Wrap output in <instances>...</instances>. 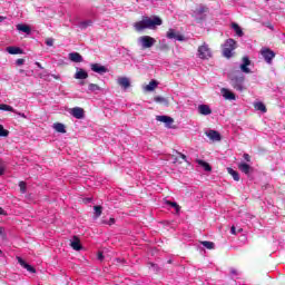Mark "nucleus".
Instances as JSON below:
<instances>
[{
	"label": "nucleus",
	"mask_w": 285,
	"mask_h": 285,
	"mask_svg": "<svg viewBox=\"0 0 285 285\" xmlns=\"http://www.w3.org/2000/svg\"><path fill=\"white\" fill-rule=\"evenodd\" d=\"M230 234L232 235H237V229L235 228V226H232Z\"/></svg>",
	"instance_id": "c03bdc74"
},
{
	"label": "nucleus",
	"mask_w": 285,
	"mask_h": 285,
	"mask_svg": "<svg viewBox=\"0 0 285 285\" xmlns=\"http://www.w3.org/2000/svg\"><path fill=\"white\" fill-rule=\"evenodd\" d=\"M168 264H171V261H168Z\"/></svg>",
	"instance_id": "680f3d73"
},
{
	"label": "nucleus",
	"mask_w": 285,
	"mask_h": 285,
	"mask_svg": "<svg viewBox=\"0 0 285 285\" xmlns=\"http://www.w3.org/2000/svg\"><path fill=\"white\" fill-rule=\"evenodd\" d=\"M105 224H108L109 226H112V224H115V218H110L108 222H106Z\"/></svg>",
	"instance_id": "49530a36"
},
{
	"label": "nucleus",
	"mask_w": 285,
	"mask_h": 285,
	"mask_svg": "<svg viewBox=\"0 0 285 285\" xmlns=\"http://www.w3.org/2000/svg\"><path fill=\"white\" fill-rule=\"evenodd\" d=\"M243 157H244L245 161H250V155L244 154Z\"/></svg>",
	"instance_id": "a18cd8bd"
},
{
	"label": "nucleus",
	"mask_w": 285,
	"mask_h": 285,
	"mask_svg": "<svg viewBox=\"0 0 285 285\" xmlns=\"http://www.w3.org/2000/svg\"><path fill=\"white\" fill-rule=\"evenodd\" d=\"M262 57L265 59L266 63H273V58L275 57V53L269 48L262 50Z\"/></svg>",
	"instance_id": "6e6552de"
},
{
	"label": "nucleus",
	"mask_w": 285,
	"mask_h": 285,
	"mask_svg": "<svg viewBox=\"0 0 285 285\" xmlns=\"http://www.w3.org/2000/svg\"><path fill=\"white\" fill-rule=\"evenodd\" d=\"M0 237L1 239H6L7 235H6V228L0 227Z\"/></svg>",
	"instance_id": "ea45409f"
},
{
	"label": "nucleus",
	"mask_w": 285,
	"mask_h": 285,
	"mask_svg": "<svg viewBox=\"0 0 285 285\" xmlns=\"http://www.w3.org/2000/svg\"><path fill=\"white\" fill-rule=\"evenodd\" d=\"M253 106H254V109L259 111V112H263V114L268 112V109L266 108V105H264V102H262V101H255L253 104Z\"/></svg>",
	"instance_id": "a211bd4d"
},
{
	"label": "nucleus",
	"mask_w": 285,
	"mask_h": 285,
	"mask_svg": "<svg viewBox=\"0 0 285 285\" xmlns=\"http://www.w3.org/2000/svg\"><path fill=\"white\" fill-rule=\"evenodd\" d=\"M3 173H6V169L0 166V176L3 175Z\"/></svg>",
	"instance_id": "864d4df0"
},
{
	"label": "nucleus",
	"mask_w": 285,
	"mask_h": 285,
	"mask_svg": "<svg viewBox=\"0 0 285 285\" xmlns=\"http://www.w3.org/2000/svg\"><path fill=\"white\" fill-rule=\"evenodd\" d=\"M36 66H38V68H40V70H43V67L41 66V62H36Z\"/></svg>",
	"instance_id": "3c124183"
},
{
	"label": "nucleus",
	"mask_w": 285,
	"mask_h": 285,
	"mask_svg": "<svg viewBox=\"0 0 285 285\" xmlns=\"http://www.w3.org/2000/svg\"><path fill=\"white\" fill-rule=\"evenodd\" d=\"M94 210H95V217L97 218V217H101V213H102V210H104V207H101V206H95L94 207Z\"/></svg>",
	"instance_id": "c9c22d12"
},
{
	"label": "nucleus",
	"mask_w": 285,
	"mask_h": 285,
	"mask_svg": "<svg viewBox=\"0 0 285 285\" xmlns=\"http://www.w3.org/2000/svg\"><path fill=\"white\" fill-rule=\"evenodd\" d=\"M90 26H92V20H83L78 23L80 30H86L87 28H90Z\"/></svg>",
	"instance_id": "c85d7f7f"
},
{
	"label": "nucleus",
	"mask_w": 285,
	"mask_h": 285,
	"mask_svg": "<svg viewBox=\"0 0 285 285\" xmlns=\"http://www.w3.org/2000/svg\"><path fill=\"white\" fill-rule=\"evenodd\" d=\"M197 56L199 59H210L213 57V51H210L208 43L204 42L203 46L198 47Z\"/></svg>",
	"instance_id": "20e7f679"
},
{
	"label": "nucleus",
	"mask_w": 285,
	"mask_h": 285,
	"mask_svg": "<svg viewBox=\"0 0 285 285\" xmlns=\"http://www.w3.org/2000/svg\"><path fill=\"white\" fill-rule=\"evenodd\" d=\"M205 135L212 141H222V135L217 130L209 129L205 132Z\"/></svg>",
	"instance_id": "0eeeda50"
},
{
	"label": "nucleus",
	"mask_w": 285,
	"mask_h": 285,
	"mask_svg": "<svg viewBox=\"0 0 285 285\" xmlns=\"http://www.w3.org/2000/svg\"><path fill=\"white\" fill-rule=\"evenodd\" d=\"M90 68L92 72H97V75H106V72H108V68H106V66H102L100 63H91Z\"/></svg>",
	"instance_id": "1a4fd4ad"
},
{
	"label": "nucleus",
	"mask_w": 285,
	"mask_h": 285,
	"mask_svg": "<svg viewBox=\"0 0 285 285\" xmlns=\"http://www.w3.org/2000/svg\"><path fill=\"white\" fill-rule=\"evenodd\" d=\"M18 264H20V266H22V268H26V271H28V273H37V269H35V267H32L30 264H28L26 261H23V258L21 257H17Z\"/></svg>",
	"instance_id": "ddd939ff"
},
{
	"label": "nucleus",
	"mask_w": 285,
	"mask_h": 285,
	"mask_svg": "<svg viewBox=\"0 0 285 285\" xmlns=\"http://www.w3.org/2000/svg\"><path fill=\"white\" fill-rule=\"evenodd\" d=\"M176 153H177V155H179V157H181L184 159V161H188L186 155H184L179 151H176Z\"/></svg>",
	"instance_id": "37998d69"
},
{
	"label": "nucleus",
	"mask_w": 285,
	"mask_h": 285,
	"mask_svg": "<svg viewBox=\"0 0 285 285\" xmlns=\"http://www.w3.org/2000/svg\"><path fill=\"white\" fill-rule=\"evenodd\" d=\"M83 83H85V82H83V81H81V82H80V86H83Z\"/></svg>",
	"instance_id": "13d9d810"
},
{
	"label": "nucleus",
	"mask_w": 285,
	"mask_h": 285,
	"mask_svg": "<svg viewBox=\"0 0 285 285\" xmlns=\"http://www.w3.org/2000/svg\"><path fill=\"white\" fill-rule=\"evenodd\" d=\"M69 59L73 61V63H81V61H83V57L79 52L69 53Z\"/></svg>",
	"instance_id": "dca6fc26"
},
{
	"label": "nucleus",
	"mask_w": 285,
	"mask_h": 285,
	"mask_svg": "<svg viewBox=\"0 0 285 285\" xmlns=\"http://www.w3.org/2000/svg\"><path fill=\"white\" fill-rule=\"evenodd\" d=\"M238 169L240 173H245V175H249L250 173V165L246 163H239L238 164Z\"/></svg>",
	"instance_id": "4be33fe9"
},
{
	"label": "nucleus",
	"mask_w": 285,
	"mask_h": 285,
	"mask_svg": "<svg viewBox=\"0 0 285 285\" xmlns=\"http://www.w3.org/2000/svg\"><path fill=\"white\" fill-rule=\"evenodd\" d=\"M0 255H3V252L0 249Z\"/></svg>",
	"instance_id": "052dcab7"
},
{
	"label": "nucleus",
	"mask_w": 285,
	"mask_h": 285,
	"mask_svg": "<svg viewBox=\"0 0 285 285\" xmlns=\"http://www.w3.org/2000/svg\"><path fill=\"white\" fill-rule=\"evenodd\" d=\"M196 163L198 166H202V168H204L205 173H210V170H213V167H210V164L202 159H197Z\"/></svg>",
	"instance_id": "412c9836"
},
{
	"label": "nucleus",
	"mask_w": 285,
	"mask_h": 285,
	"mask_svg": "<svg viewBox=\"0 0 285 285\" xmlns=\"http://www.w3.org/2000/svg\"><path fill=\"white\" fill-rule=\"evenodd\" d=\"M20 75H26V70L20 69Z\"/></svg>",
	"instance_id": "6e6d98bb"
},
{
	"label": "nucleus",
	"mask_w": 285,
	"mask_h": 285,
	"mask_svg": "<svg viewBox=\"0 0 285 285\" xmlns=\"http://www.w3.org/2000/svg\"><path fill=\"white\" fill-rule=\"evenodd\" d=\"M19 188H20V193H22V195H26L28 193V187L26 185V181H20Z\"/></svg>",
	"instance_id": "f704fd0d"
},
{
	"label": "nucleus",
	"mask_w": 285,
	"mask_h": 285,
	"mask_svg": "<svg viewBox=\"0 0 285 285\" xmlns=\"http://www.w3.org/2000/svg\"><path fill=\"white\" fill-rule=\"evenodd\" d=\"M164 23L161 18L155 16L154 18L145 17L142 20L134 23V28L136 32H144V30H155L157 26H161Z\"/></svg>",
	"instance_id": "f03ea898"
},
{
	"label": "nucleus",
	"mask_w": 285,
	"mask_h": 285,
	"mask_svg": "<svg viewBox=\"0 0 285 285\" xmlns=\"http://www.w3.org/2000/svg\"><path fill=\"white\" fill-rule=\"evenodd\" d=\"M242 230H243V229H242V228H239V229H238V233H242Z\"/></svg>",
	"instance_id": "bf43d9fd"
},
{
	"label": "nucleus",
	"mask_w": 285,
	"mask_h": 285,
	"mask_svg": "<svg viewBox=\"0 0 285 285\" xmlns=\"http://www.w3.org/2000/svg\"><path fill=\"white\" fill-rule=\"evenodd\" d=\"M200 244H202V246H204L208 250H214V248H215V243L209 242V240H204Z\"/></svg>",
	"instance_id": "2f4dec72"
},
{
	"label": "nucleus",
	"mask_w": 285,
	"mask_h": 285,
	"mask_svg": "<svg viewBox=\"0 0 285 285\" xmlns=\"http://www.w3.org/2000/svg\"><path fill=\"white\" fill-rule=\"evenodd\" d=\"M230 275H239V274L237 273V269L232 268V269H230Z\"/></svg>",
	"instance_id": "09e8293b"
},
{
	"label": "nucleus",
	"mask_w": 285,
	"mask_h": 285,
	"mask_svg": "<svg viewBox=\"0 0 285 285\" xmlns=\"http://www.w3.org/2000/svg\"><path fill=\"white\" fill-rule=\"evenodd\" d=\"M157 86H159V82H158L157 80H151V81L149 82V85H147V86L145 87V90H146L147 92H153V90H155V88H157Z\"/></svg>",
	"instance_id": "cd10ccee"
},
{
	"label": "nucleus",
	"mask_w": 285,
	"mask_h": 285,
	"mask_svg": "<svg viewBox=\"0 0 285 285\" xmlns=\"http://www.w3.org/2000/svg\"><path fill=\"white\" fill-rule=\"evenodd\" d=\"M166 37L167 39H175V41H184V36L175 32V29H169Z\"/></svg>",
	"instance_id": "9b49d317"
},
{
	"label": "nucleus",
	"mask_w": 285,
	"mask_h": 285,
	"mask_svg": "<svg viewBox=\"0 0 285 285\" xmlns=\"http://www.w3.org/2000/svg\"><path fill=\"white\" fill-rule=\"evenodd\" d=\"M17 66H23V63H26V60L20 58L16 61Z\"/></svg>",
	"instance_id": "a19ab883"
},
{
	"label": "nucleus",
	"mask_w": 285,
	"mask_h": 285,
	"mask_svg": "<svg viewBox=\"0 0 285 285\" xmlns=\"http://www.w3.org/2000/svg\"><path fill=\"white\" fill-rule=\"evenodd\" d=\"M222 95L225 99H227L228 101H235L236 97L235 95L233 94V91L226 89V88H223L222 89Z\"/></svg>",
	"instance_id": "f3484780"
},
{
	"label": "nucleus",
	"mask_w": 285,
	"mask_h": 285,
	"mask_svg": "<svg viewBox=\"0 0 285 285\" xmlns=\"http://www.w3.org/2000/svg\"><path fill=\"white\" fill-rule=\"evenodd\" d=\"M166 206H170V208H174L176 212V215H179V210H181V206L175 202L165 200Z\"/></svg>",
	"instance_id": "5701e85b"
},
{
	"label": "nucleus",
	"mask_w": 285,
	"mask_h": 285,
	"mask_svg": "<svg viewBox=\"0 0 285 285\" xmlns=\"http://www.w3.org/2000/svg\"><path fill=\"white\" fill-rule=\"evenodd\" d=\"M0 110H3L4 112H14V108L6 104L0 105Z\"/></svg>",
	"instance_id": "72a5a7b5"
},
{
	"label": "nucleus",
	"mask_w": 285,
	"mask_h": 285,
	"mask_svg": "<svg viewBox=\"0 0 285 285\" xmlns=\"http://www.w3.org/2000/svg\"><path fill=\"white\" fill-rule=\"evenodd\" d=\"M232 29L234 30V32H236L237 37H244V31L242 30V27L237 24V22L232 23Z\"/></svg>",
	"instance_id": "393cba45"
},
{
	"label": "nucleus",
	"mask_w": 285,
	"mask_h": 285,
	"mask_svg": "<svg viewBox=\"0 0 285 285\" xmlns=\"http://www.w3.org/2000/svg\"><path fill=\"white\" fill-rule=\"evenodd\" d=\"M0 215H8V213H6V210H3V208L0 207Z\"/></svg>",
	"instance_id": "8fccbe9b"
},
{
	"label": "nucleus",
	"mask_w": 285,
	"mask_h": 285,
	"mask_svg": "<svg viewBox=\"0 0 285 285\" xmlns=\"http://www.w3.org/2000/svg\"><path fill=\"white\" fill-rule=\"evenodd\" d=\"M71 248H73V250H81V242L79 240V238L77 236H73V239L70 243Z\"/></svg>",
	"instance_id": "aec40b11"
},
{
	"label": "nucleus",
	"mask_w": 285,
	"mask_h": 285,
	"mask_svg": "<svg viewBox=\"0 0 285 285\" xmlns=\"http://www.w3.org/2000/svg\"><path fill=\"white\" fill-rule=\"evenodd\" d=\"M149 268H151V271H154V273H159V265L155 264V263H149Z\"/></svg>",
	"instance_id": "4c0bfd02"
},
{
	"label": "nucleus",
	"mask_w": 285,
	"mask_h": 285,
	"mask_svg": "<svg viewBox=\"0 0 285 285\" xmlns=\"http://www.w3.org/2000/svg\"><path fill=\"white\" fill-rule=\"evenodd\" d=\"M7 52H9V55H23V49L19 47H8Z\"/></svg>",
	"instance_id": "b1692460"
},
{
	"label": "nucleus",
	"mask_w": 285,
	"mask_h": 285,
	"mask_svg": "<svg viewBox=\"0 0 285 285\" xmlns=\"http://www.w3.org/2000/svg\"><path fill=\"white\" fill-rule=\"evenodd\" d=\"M3 21H6V17L0 16V23H3Z\"/></svg>",
	"instance_id": "603ef678"
},
{
	"label": "nucleus",
	"mask_w": 285,
	"mask_h": 285,
	"mask_svg": "<svg viewBox=\"0 0 285 285\" xmlns=\"http://www.w3.org/2000/svg\"><path fill=\"white\" fill-rule=\"evenodd\" d=\"M10 135V131L8 129L3 128V125H0V137H8Z\"/></svg>",
	"instance_id": "e433bc0d"
},
{
	"label": "nucleus",
	"mask_w": 285,
	"mask_h": 285,
	"mask_svg": "<svg viewBox=\"0 0 285 285\" xmlns=\"http://www.w3.org/2000/svg\"><path fill=\"white\" fill-rule=\"evenodd\" d=\"M117 83L122 88V90H128V88H130V79L128 77L118 78Z\"/></svg>",
	"instance_id": "f8f14e48"
},
{
	"label": "nucleus",
	"mask_w": 285,
	"mask_h": 285,
	"mask_svg": "<svg viewBox=\"0 0 285 285\" xmlns=\"http://www.w3.org/2000/svg\"><path fill=\"white\" fill-rule=\"evenodd\" d=\"M198 112L199 115L208 116V115H213V109H210V106L208 105H199Z\"/></svg>",
	"instance_id": "4468645a"
},
{
	"label": "nucleus",
	"mask_w": 285,
	"mask_h": 285,
	"mask_svg": "<svg viewBox=\"0 0 285 285\" xmlns=\"http://www.w3.org/2000/svg\"><path fill=\"white\" fill-rule=\"evenodd\" d=\"M138 43L141 45V48H153L155 43H157V40L150 36H141L138 38Z\"/></svg>",
	"instance_id": "39448f33"
},
{
	"label": "nucleus",
	"mask_w": 285,
	"mask_h": 285,
	"mask_svg": "<svg viewBox=\"0 0 285 285\" xmlns=\"http://www.w3.org/2000/svg\"><path fill=\"white\" fill-rule=\"evenodd\" d=\"M204 12H208V9L206 8V6L200 4L199 8H196L194 10L195 19H197L199 21H204V19H206V14H204Z\"/></svg>",
	"instance_id": "423d86ee"
},
{
	"label": "nucleus",
	"mask_w": 285,
	"mask_h": 285,
	"mask_svg": "<svg viewBox=\"0 0 285 285\" xmlns=\"http://www.w3.org/2000/svg\"><path fill=\"white\" fill-rule=\"evenodd\" d=\"M174 164H177V158H175Z\"/></svg>",
	"instance_id": "4d7b16f0"
},
{
	"label": "nucleus",
	"mask_w": 285,
	"mask_h": 285,
	"mask_svg": "<svg viewBox=\"0 0 285 285\" xmlns=\"http://www.w3.org/2000/svg\"><path fill=\"white\" fill-rule=\"evenodd\" d=\"M53 128L57 132L66 134V125L61 122L53 124Z\"/></svg>",
	"instance_id": "c756f323"
},
{
	"label": "nucleus",
	"mask_w": 285,
	"mask_h": 285,
	"mask_svg": "<svg viewBox=\"0 0 285 285\" xmlns=\"http://www.w3.org/2000/svg\"><path fill=\"white\" fill-rule=\"evenodd\" d=\"M97 258L99 262H104V253L99 252Z\"/></svg>",
	"instance_id": "79ce46f5"
},
{
	"label": "nucleus",
	"mask_w": 285,
	"mask_h": 285,
	"mask_svg": "<svg viewBox=\"0 0 285 285\" xmlns=\"http://www.w3.org/2000/svg\"><path fill=\"white\" fill-rule=\"evenodd\" d=\"M154 101H156V104H161L163 106H168L169 102L166 98L161 97V96H156L154 98Z\"/></svg>",
	"instance_id": "7c9ffc66"
},
{
	"label": "nucleus",
	"mask_w": 285,
	"mask_h": 285,
	"mask_svg": "<svg viewBox=\"0 0 285 285\" xmlns=\"http://www.w3.org/2000/svg\"><path fill=\"white\" fill-rule=\"evenodd\" d=\"M75 79H88V71L78 69V71L75 73Z\"/></svg>",
	"instance_id": "a878e982"
},
{
	"label": "nucleus",
	"mask_w": 285,
	"mask_h": 285,
	"mask_svg": "<svg viewBox=\"0 0 285 285\" xmlns=\"http://www.w3.org/2000/svg\"><path fill=\"white\" fill-rule=\"evenodd\" d=\"M227 173L233 177L234 181H239V171L233 169L232 167H227Z\"/></svg>",
	"instance_id": "bb28decb"
},
{
	"label": "nucleus",
	"mask_w": 285,
	"mask_h": 285,
	"mask_svg": "<svg viewBox=\"0 0 285 285\" xmlns=\"http://www.w3.org/2000/svg\"><path fill=\"white\" fill-rule=\"evenodd\" d=\"M16 28L19 32H24V35H30V32H32V29L28 24L19 23Z\"/></svg>",
	"instance_id": "6ab92c4d"
},
{
	"label": "nucleus",
	"mask_w": 285,
	"mask_h": 285,
	"mask_svg": "<svg viewBox=\"0 0 285 285\" xmlns=\"http://www.w3.org/2000/svg\"><path fill=\"white\" fill-rule=\"evenodd\" d=\"M46 77H48V72L45 71L43 73H40V79H46Z\"/></svg>",
	"instance_id": "de8ad7c7"
},
{
	"label": "nucleus",
	"mask_w": 285,
	"mask_h": 285,
	"mask_svg": "<svg viewBox=\"0 0 285 285\" xmlns=\"http://www.w3.org/2000/svg\"><path fill=\"white\" fill-rule=\"evenodd\" d=\"M88 90L89 92H99L101 91V87L97 83H89Z\"/></svg>",
	"instance_id": "473e14b6"
},
{
	"label": "nucleus",
	"mask_w": 285,
	"mask_h": 285,
	"mask_svg": "<svg viewBox=\"0 0 285 285\" xmlns=\"http://www.w3.org/2000/svg\"><path fill=\"white\" fill-rule=\"evenodd\" d=\"M156 121H161L163 124L166 125V128H170V126L175 124V119H173L169 116H157Z\"/></svg>",
	"instance_id": "9d476101"
},
{
	"label": "nucleus",
	"mask_w": 285,
	"mask_h": 285,
	"mask_svg": "<svg viewBox=\"0 0 285 285\" xmlns=\"http://www.w3.org/2000/svg\"><path fill=\"white\" fill-rule=\"evenodd\" d=\"M71 115L75 119H83V108L75 107L71 109Z\"/></svg>",
	"instance_id": "2eb2a0df"
},
{
	"label": "nucleus",
	"mask_w": 285,
	"mask_h": 285,
	"mask_svg": "<svg viewBox=\"0 0 285 285\" xmlns=\"http://www.w3.org/2000/svg\"><path fill=\"white\" fill-rule=\"evenodd\" d=\"M18 115H19L20 117H22L23 119H26V114L18 112Z\"/></svg>",
	"instance_id": "5fc2aeb1"
},
{
	"label": "nucleus",
	"mask_w": 285,
	"mask_h": 285,
	"mask_svg": "<svg viewBox=\"0 0 285 285\" xmlns=\"http://www.w3.org/2000/svg\"><path fill=\"white\" fill-rule=\"evenodd\" d=\"M250 58L245 56L242 60V63L235 62L232 69L228 71L227 77L229 79V83L234 90L238 92H244L246 90V76L250 73Z\"/></svg>",
	"instance_id": "f257e3e1"
},
{
	"label": "nucleus",
	"mask_w": 285,
	"mask_h": 285,
	"mask_svg": "<svg viewBox=\"0 0 285 285\" xmlns=\"http://www.w3.org/2000/svg\"><path fill=\"white\" fill-rule=\"evenodd\" d=\"M237 48V41L235 39L229 38L223 45V57L226 59H230L233 57V51Z\"/></svg>",
	"instance_id": "7ed1b4c3"
},
{
	"label": "nucleus",
	"mask_w": 285,
	"mask_h": 285,
	"mask_svg": "<svg viewBox=\"0 0 285 285\" xmlns=\"http://www.w3.org/2000/svg\"><path fill=\"white\" fill-rule=\"evenodd\" d=\"M45 43H46V46L52 47V46H55V39L48 38Z\"/></svg>",
	"instance_id": "58836bf2"
}]
</instances>
